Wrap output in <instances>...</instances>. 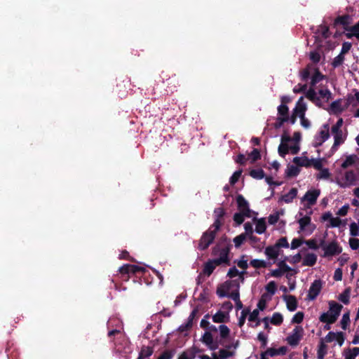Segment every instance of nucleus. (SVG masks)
Instances as JSON below:
<instances>
[{"instance_id": "12", "label": "nucleus", "mask_w": 359, "mask_h": 359, "mask_svg": "<svg viewBox=\"0 0 359 359\" xmlns=\"http://www.w3.org/2000/svg\"><path fill=\"white\" fill-rule=\"evenodd\" d=\"M320 191L318 189L308 191L302 198V202H306L307 207L313 205L320 196Z\"/></svg>"}, {"instance_id": "10", "label": "nucleus", "mask_w": 359, "mask_h": 359, "mask_svg": "<svg viewBox=\"0 0 359 359\" xmlns=\"http://www.w3.org/2000/svg\"><path fill=\"white\" fill-rule=\"evenodd\" d=\"M331 131L334 137L332 149H336L345 142L347 133L346 131H343L342 129H331Z\"/></svg>"}, {"instance_id": "45", "label": "nucleus", "mask_w": 359, "mask_h": 359, "mask_svg": "<svg viewBox=\"0 0 359 359\" xmlns=\"http://www.w3.org/2000/svg\"><path fill=\"white\" fill-rule=\"evenodd\" d=\"M344 61V55L342 54H339L337 57H335L332 62V66L336 68L341 66Z\"/></svg>"}, {"instance_id": "39", "label": "nucleus", "mask_w": 359, "mask_h": 359, "mask_svg": "<svg viewBox=\"0 0 359 359\" xmlns=\"http://www.w3.org/2000/svg\"><path fill=\"white\" fill-rule=\"evenodd\" d=\"M249 174L252 177L256 180H261L265 177L264 172L262 169L252 170Z\"/></svg>"}, {"instance_id": "28", "label": "nucleus", "mask_w": 359, "mask_h": 359, "mask_svg": "<svg viewBox=\"0 0 359 359\" xmlns=\"http://www.w3.org/2000/svg\"><path fill=\"white\" fill-rule=\"evenodd\" d=\"M317 261V256L313 253H309L306 255L303 260V265L312 266Z\"/></svg>"}, {"instance_id": "9", "label": "nucleus", "mask_w": 359, "mask_h": 359, "mask_svg": "<svg viewBox=\"0 0 359 359\" xmlns=\"http://www.w3.org/2000/svg\"><path fill=\"white\" fill-rule=\"evenodd\" d=\"M323 257H327L340 254L342 251V248L339 246L337 241H332L327 245L323 246Z\"/></svg>"}, {"instance_id": "35", "label": "nucleus", "mask_w": 359, "mask_h": 359, "mask_svg": "<svg viewBox=\"0 0 359 359\" xmlns=\"http://www.w3.org/2000/svg\"><path fill=\"white\" fill-rule=\"evenodd\" d=\"M226 318L227 315L224 312L219 311L212 316V320L215 323H222L226 322Z\"/></svg>"}, {"instance_id": "36", "label": "nucleus", "mask_w": 359, "mask_h": 359, "mask_svg": "<svg viewBox=\"0 0 359 359\" xmlns=\"http://www.w3.org/2000/svg\"><path fill=\"white\" fill-rule=\"evenodd\" d=\"M266 222L264 219H260L255 222V231L257 233H264L266 230Z\"/></svg>"}, {"instance_id": "46", "label": "nucleus", "mask_w": 359, "mask_h": 359, "mask_svg": "<svg viewBox=\"0 0 359 359\" xmlns=\"http://www.w3.org/2000/svg\"><path fill=\"white\" fill-rule=\"evenodd\" d=\"M175 355V351L174 350H170L167 349L164 351L160 356L158 358V359H172Z\"/></svg>"}, {"instance_id": "13", "label": "nucleus", "mask_w": 359, "mask_h": 359, "mask_svg": "<svg viewBox=\"0 0 359 359\" xmlns=\"http://www.w3.org/2000/svg\"><path fill=\"white\" fill-rule=\"evenodd\" d=\"M303 334V328L301 326H297L292 330V334L287 337V343L291 346L298 344Z\"/></svg>"}, {"instance_id": "54", "label": "nucleus", "mask_w": 359, "mask_h": 359, "mask_svg": "<svg viewBox=\"0 0 359 359\" xmlns=\"http://www.w3.org/2000/svg\"><path fill=\"white\" fill-rule=\"evenodd\" d=\"M304 243L310 249L317 250L319 248L318 243L316 239L307 240Z\"/></svg>"}, {"instance_id": "40", "label": "nucleus", "mask_w": 359, "mask_h": 359, "mask_svg": "<svg viewBox=\"0 0 359 359\" xmlns=\"http://www.w3.org/2000/svg\"><path fill=\"white\" fill-rule=\"evenodd\" d=\"M331 176V173L330 172L327 168H322L319 170V172L316 175V178L318 180H328Z\"/></svg>"}, {"instance_id": "21", "label": "nucleus", "mask_w": 359, "mask_h": 359, "mask_svg": "<svg viewBox=\"0 0 359 359\" xmlns=\"http://www.w3.org/2000/svg\"><path fill=\"white\" fill-rule=\"evenodd\" d=\"M215 259H209L204 265L203 273L207 276H210L214 271L215 269L217 266L219 264H216L215 262Z\"/></svg>"}, {"instance_id": "38", "label": "nucleus", "mask_w": 359, "mask_h": 359, "mask_svg": "<svg viewBox=\"0 0 359 359\" xmlns=\"http://www.w3.org/2000/svg\"><path fill=\"white\" fill-rule=\"evenodd\" d=\"M269 320L271 324L278 326L283 323V317L280 313H274Z\"/></svg>"}, {"instance_id": "19", "label": "nucleus", "mask_w": 359, "mask_h": 359, "mask_svg": "<svg viewBox=\"0 0 359 359\" xmlns=\"http://www.w3.org/2000/svg\"><path fill=\"white\" fill-rule=\"evenodd\" d=\"M283 299L286 303L287 308L290 311H294L297 308V301L294 296L293 295H284L283 296Z\"/></svg>"}, {"instance_id": "17", "label": "nucleus", "mask_w": 359, "mask_h": 359, "mask_svg": "<svg viewBox=\"0 0 359 359\" xmlns=\"http://www.w3.org/2000/svg\"><path fill=\"white\" fill-rule=\"evenodd\" d=\"M359 165V156L356 154H351L346 157L344 162L341 163V167L346 169L351 166Z\"/></svg>"}, {"instance_id": "61", "label": "nucleus", "mask_w": 359, "mask_h": 359, "mask_svg": "<svg viewBox=\"0 0 359 359\" xmlns=\"http://www.w3.org/2000/svg\"><path fill=\"white\" fill-rule=\"evenodd\" d=\"M349 321H350L349 313H344L341 320V324L342 329H344V330L346 329L347 325L349 323Z\"/></svg>"}, {"instance_id": "52", "label": "nucleus", "mask_w": 359, "mask_h": 359, "mask_svg": "<svg viewBox=\"0 0 359 359\" xmlns=\"http://www.w3.org/2000/svg\"><path fill=\"white\" fill-rule=\"evenodd\" d=\"M261 157L259 150L254 149L250 154H248V158H250L252 162H255L259 159Z\"/></svg>"}, {"instance_id": "24", "label": "nucleus", "mask_w": 359, "mask_h": 359, "mask_svg": "<svg viewBox=\"0 0 359 359\" xmlns=\"http://www.w3.org/2000/svg\"><path fill=\"white\" fill-rule=\"evenodd\" d=\"M278 245L269 246L266 248L265 253L269 259H276L280 254Z\"/></svg>"}, {"instance_id": "64", "label": "nucleus", "mask_w": 359, "mask_h": 359, "mask_svg": "<svg viewBox=\"0 0 359 359\" xmlns=\"http://www.w3.org/2000/svg\"><path fill=\"white\" fill-rule=\"evenodd\" d=\"M349 245L352 250H356L359 248V239L351 238L349 239Z\"/></svg>"}, {"instance_id": "11", "label": "nucleus", "mask_w": 359, "mask_h": 359, "mask_svg": "<svg viewBox=\"0 0 359 359\" xmlns=\"http://www.w3.org/2000/svg\"><path fill=\"white\" fill-rule=\"evenodd\" d=\"M322 289V282L320 280H315L308 292L306 300L313 301L319 294Z\"/></svg>"}, {"instance_id": "15", "label": "nucleus", "mask_w": 359, "mask_h": 359, "mask_svg": "<svg viewBox=\"0 0 359 359\" xmlns=\"http://www.w3.org/2000/svg\"><path fill=\"white\" fill-rule=\"evenodd\" d=\"M330 128L327 124L323 126L318 135L316 137L314 143L315 147L320 146L324 142H325L330 137Z\"/></svg>"}, {"instance_id": "14", "label": "nucleus", "mask_w": 359, "mask_h": 359, "mask_svg": "<svg viewBox=\"0 0 359 359\" xmlns=\"http://www.w3.org/2000/svg\"><path fill=\"white\" fill-rule=\"evenodd\" d=\"M353 97L350 95L348 96L347 97V102L345 104L344 107H343L341 104V100H336L334 102H333L332 104H331V109L332 111L335 113V114H339V113H341L344 110H345L346 108H348V107L353 104Z\"/></svg>"}, {"instance_id": "29", "label": "nucleus", "mask_w": 359, "mask_h": 359, "mask_svg": "<svg viewBox=\"0 0 359 359\" xmlns=\"http://www.w3.org/2000/svg\"><path fill=\"white\" fill-rule=\"evenodd\" d=\"M319 320L320 322L322 323H326L327 324H332L334 323L337 319L336 318L335 316H333L332 315H331L330 313V312L327 311L325 313H323L320 318H319Z\"/></svg>"}, {"instance_id": "42", "label": "nucleus", "mask_w": 359, "mask_h": 359, "mask_svg": "<svg viewBox=\"0 0 359 359\" xmlns=\"http://www.w3.org/2000/svg\"><path fill=\"white\" fill-rule=\"evenodd\" d=\"M236 202L238 205V208L240 210H247V201L242 195H238L236 198Z\"/></svg>"}, {"instance_id": "37", "label": "nucleus", "mask_w": 359, "mask_h": 359, "mask_svg": "<svg viewBox=\"0 0 359 359\" xmlns=\"http://www.w3.org/2000/svg\"><path fill=\"white\" fill-rule=\"evenodd\" d=\"M323 341L324 340L322 339L319 344L318 349V359H323L324 356L327 353V346Z\"/></svg>"}, {"instance_id": "49", "label": "nucleus", "mask_w": 359, "mask_h": 359, "mask_svg": "<svg viewBox=\"0 0 359 359\" xmlns=\"http://www.w3.org/2000/svg\"><path fill=\"white\" fill-rule=\"evenodd\" d=\"M311 222V218L308 216H304L299 219V224L300 226V229L302 231L305 229V227L309 225Z\"/></svg>"}, {"instance_id": "58", "label": "nucleus", "mask_w": 359, "mask_h": 359, "mask_svg": "<svg viewBox=\"0 0 359 359\" xmlns=\"http://www.w3.org/2000/svg\"><path fill=\"white\" fill-rule=\"evenodd\" d=\"M219 345L226 346L224 345V342L222 341V339H219V340L216 339L215 341L213 340L212 344L208 345V346L210 350L215 351L219 348Z\"/></svg>"}, {"instance_id": "48", "label": "nucleus", "mask_w": 359, "mask_h": 359, "mask_svg": "<svg viewBox=\"0 0 359 359\" xmlns=\"http://www.w3.org/2000/svg\"><path fill=\"white\" fill-rule=\"evenodd\" d=\"M146 269L144 267L130 264V273L136 275L140 273H144Z\"/></svg>"}, {"instance_id": "31", "label": "nucleus", "mask_w": 359, "mask_h": 359, "mask_svg": "<svg viewBox=\"0 0 359 359\" xmlns=\"http://www.w3.org/2000/svg\"><path fill=\"white\" fill-rule=\"evenodd\" d=\"M297 188H292L290 189V191L283 195L281 198L282 201H285L287 203H289L292 201V200L297 196Z\"/></svg>"}, {"instance_id": "7", "label": "nucleus", "mask_w": 359, "mask_h": 359, "mask_svg": "<svg viewBox=\"0 0 359 359\" xmlns=\"http://www.w3.org/2000/svg\"><path fill=\"white\" fill-rule=\"evenodd\" d=\"M306 109V104L304 102L303 97H301L296 103L295 107L293 109L292 114L290 116V123L294 124L297 117L301 118L305 116Z\"/></svg>"}, {"instance_id": "1", "label": "nucleus", "mask_w": 359, "mask_h": 359, "mask_svg": "<svg viewBox=\"0 0 359 359\" xmlns=\"http://www.w3.org/2000/svg\"><path fill=\"white\" fill-rule=\"evenodd\" d=\"M300 76L302 81H307L311 78V86L306 92V97L315 104H318L319 97H317V93L314 90V86L324 79V75L314 65H308L305 69L300 72Z\"/></svg>"}, {"instance_id": "23", "label": "nucleus", "mask_w": 359, "mask_h": 359, "mask_svg": "<svg viewBox=\"0 0 359 359\" xmlns=\"http://www.w3.org/2000/svg\"><path fill=\"white\" fill-rule=\"evenodd\" d=\"M286 352V348L285 347H280V348H268L265 352L262 353V355H264L265 357L269 356H275L278 355H284Z\"/></svg>"}, {"instance_id": "3", "label": "nucleus", "mask_w": 359, "mask_h": 359, "mask_svg": "<svg viewBox=\"0 0 359 359\" xmlns=\"http://www.w3.org/2000/svg\"><path fill=\"white\" fill-rule=\"evenodd\" d=\"M218 231L210 226L208 230L203 233L198 243V249L201 251L206 250L213 243Z\"/></svg>"}, {"instance_id": "43", "label": "nucleus", "mask_w": 359, "mask_h": 359, "mask_svg": "<svg viewBox=\"0 0 359 359\" xmlns=\"http://www.w3.org/2000/svg\"><path fill=\"white\" fill-rule=\"evenodd\" d=\"M359 355V347H354L349 349L345 354L346 359H355Z\"/></svg>"}, {"instance_id": "51", "label": "nucleus", "mask_w": 359, "mask_h": 359, "mask_svg": "<svg viewBox=\"0 0 359 359\" xmlns=\"http://www.w3.org/2000/svg\"><path fill=\"white\" fill-rule=\"evenodd\" d=\"M233 355V351L226 349H220L219 351V359H226Z\"/></svg>"}, {"instance_id": "18", "label": "nucleus", "mask_w": 359, "mask_h": 359, "mask_svg": "<svg viewBox=\"0 0 359 359\" xmlns=\"http://www.w3.org/2000/svg\"><path fill=\"white\" fill-rule=\"evenodd\" d=\"M323 340L327 343L332 342L335 340L340 346H341L344 343V338L342 332L334 333L333 332H330Z\"/></svg>"}, {"instance_id": "62", "label": "nucleus", "mask_w": 359, "mask_h": 359, "mask_svg": "<svg viewBox=\"0 0 359 359\" xmlns=\"http://www.w3.org/2000/svg\"><path fill=\"white\" fill-rule=\"evenodd\" d=\"M304 319V313L303 312H297L294 317L292 318V322L294 323H300L302 322Z\"/></svg>"}, {"instance_id": "63", "label": "nucleus", "mask_w": 359, "mask_h": 359, "mask_svg": "<svg viewBox=\"0 0 359 359\" xmlns=\"http://www.w3.org/2000/svg\"><path fill=\"white\" fill-rule=\"evenodd\" d=\"M341 224V220L339 217H330V225L331 227H338Z\"/></svg>"}, {"instance_id": "33", "label": "nucleus", "mask_w": 359, "mask_h": 359, "mask_svg": "<svg viewBox=\"0 0 359 359\" xmlns=\"http://www.w3.org/2000/svg\"><path fill=\"white\" fill-rule=\"evenodd\" d=\"M349 20H350V16L348 15L339 16L335 19L334 25H337L340 24V25L344 26V28H345L346 26H348L349 25V23H350Z\"/></svg>"}, {"instance_id": "57", "label": "nucleus", "mask_w": 359, "mask_h": 359, "mask_svg": "<svg viewBox=\"0 0 359 359\" xmlns=\"http://www.w3.org/2000/svg\"><path fill=\"white\" fill-rule=\"evenodd\" d=\"M356 223L353 222L350 224V233L351 236H359V228Z\"/></svg>"}, {"instance_id": "2", "label": "nucleus", "mask_w": 359, "mask_h": 359, "mask_svg": "<svg viewBox=\"0 0 359 359\" xmlns=\"http://www.w3.org/2000/svg\"><path fill=\"white\" fill-rule=\"evenodd\" d=\"M278 154L280 156H285L290 151L292 154H296L299 151V145L297 142H294L292 140L287 132L284 131L281 136L280 144L278 147Z\"/></svg>"}, {"instance_id": "60", "label": "nucleus", "mask_w": 359, "mask_h": 359, "mask_svg": "<svg viewBox=\"0 0 359 359\" xmlns=\"http://www.w3.org/2000/svg\"><path fill=\"white\" fill-rule=\"evenodd\" d=\"M266 307V295L264 294L262 296L261 299H259L258 304H257V309L260 311H264Z\"/></svg>"}, {"instance_id": "34", "label": "nucleus", "mask_w": 359, "mask_h": 359, "mask_svg": "<svg viewBox=\"0 0 359 359\" xmlns=\"http://www.w3.org/2000/svg\"><path fill=\"white\" fill-rule=\"evenodd\" d=\"M153 353V348L149 346H144L142 348L140 353H139V359H144L147 357H149Z\"/></svg>"}, {"instance_id": "16", "label": "nucleus", "mask_w": 359, "mask_h": 359, "mask_svg": "<svg viewBox=\"0 0 359 359\" xmlns=\"http://www.w3.org/2000/svg\"><path fill=\"white\" fill-rule=\"evenodd\" d=\"M214 214L215 219L211 226L212 228H215V230H219L223 224L222 219L225 215V210L223 208H217L215 209Z\"/></svg>"}, {"instance_id": "20", "label": "nucleus", "mask_w": 359, "mask_h": 359, "mask_svg": "<svg viewBox=\"0 0 359 359\" xmlns=\"http://www.w3.org/2000/svg\"><path fill=\"white\" fill-rule=\"evenodd\" d=\"M342 306L334 301L329 302L328 312L337 319L341 311Z\"/></svg>"}, {"instance_id": "59", "label": "nucleus", "mask_w": 359, "mask_h": 359, "mask_svg": "<svg viewBox=\"0 0 359 359\" xmlns=\"http://www.w3.org/2000/svg\"><path fill=\"white\" fill-rule=\"evenodd\" d=\"M250 264L255 268H264L266 266L265 262L259 259L252 260Z\"/></svg>"}, {"instance_id": "32", "label": "nucleus", "mask_w": 359, "mask_h": 359, "mask_svg": "<svg viewBox=\"0 0 359 359\" xmlns=\"http://www.w3.org/2000/svg\"><path fill=\"white\" fill-rule=\"evenodd\" d=\"M222 341L227 339L230 334L229 328L225 325H220L218 327Z\"/></svg>"}, {"instance_id": "30", "label": "nucleus", "mask_w": 359, "mask_h": 359, "mask_svg": "<svg viewBox=\"0 0 359 359\" xmlns=\"http://www.w3.org/2000/svg\"><path fill=\"white\" fill-rule=\"evenodd\" d=\"M247 217V210H240L239 212H236L233 215V221L236 224V225L238 226L241 225L245 219V217Z\"/></svg>"}, {"instance_id": "4", "label": "nucleus", "mask_w": 359, "mask_h": 359, "mask_svg": "<svg viewBox=\"0 0 359 359\" xmlns=\"http://www.w3.org/2000/svg\"><path fill=\"white\" fill-rule=\"evenodd\" d=\"M231 245L228 243L226 246L219 248V245L215 246L212 250V254L214 255H216L217 252H219V257L214 259L215 262L216 264H222V263L227 264L228 265L230 264L229 259L228 257L230 248Z\"/></svg>"}, {"instance_id": "5", "label": "nucleus", "mask_w": 359, "mask_h": 359, "mask_svg": "<svg viewBox=\"0 0 359 359\" xmlns=\"http://www.w3.org/2000/svg\"><path fill=\"white\" fill-rule=\"evenodd\" d=\"M290 122V116L289 114V108L285 104H281L278 107V116L276 121L274 123V128H280L285 122Z\"/></svg>"}, {"instance_id": "50", "label": "nucleus", "mask_w": 359, "mask_h": 359, "mask_svg": "<svg viewBox=\"0 0 359 359\" xmlns=\"http://www.w3.org/2000/svg\"><path fill=\"white\" fill-rule=\"evenodd\" d=\"M213 337L210 332H205L202 337V341L207 346L212 344Z\"/></svg>"}, {"instance_id": "8", "label": "nucleus", "mask_w": 359, "mask_h": 359, "mask_svg": "<svg viewBox=\"0 0 359 359\" xmlns=\"http://www.w3.org/2000/svg\"><path fill=\"white\" fill-rule=\"evenodd\" d=\"M358 178L356 174L353 170L346 171L344 176L337 181L338 185L341 187H349L355 184Z\"/></svg>"}, {"instance_id": "22", "label": "nucleus", "mask_w": 359, "mask_h": 359, "mask_svg": "<svg viewBox=\"0 0 359 359\" xmlns=\"http://www.w3.org/2000/svg\"><path fill=\"white\" fill-rule=\"evenodd\" d=\"M345 29L348 31L346 33V36L348 39H351L353 36H355L359 40V21L353 26L346 28Z\"/></svg>"}, {"instance_id": "41", "label": "nucleus", "mask_w": 359, "mask_h": 359, "mask_svg": "<svg viewBox=\"0 0 359 359\" xmlns=\"http://www.w3.org/2000/svg\"><path fill=\"white\" fill-rule=\"evenodd\" d=\"M243 274H244V272L240 273L238 270L236 268V266H233V267L229 269L227 275L231 278L238 276V279L242 278V281H243V280H244Z\"/></svg>"}, {"instance_id": "47", "label": "nucleus", "mask_w": 359, "mask_h": 359, "mask_svg": "<svg viewBox=\"0 0 359 359\" xmlns=\"http://www.w3.org/2000/svg\"><path fill=\"white\" fill-rule=\"evenodd\" d=\"M299 172V169L298 167L294 165H290L287 168L286 173L288 177H294L297 176Z\"/></svg>"}, {"instance_id": "53", "label": "nucleus", "mask_w": 359, "mask_h": 359, "mask_svg": "<svg viewBox=\"0 0 359 359\" xmlns=\"http://www.w3.org/2000/svg\"><path fill=\"white\" fill-rule=\"evenodd\" d=\"M349 290L346 289L342 294H340L339 299L347 304L349 302Z\"/></svg>"}, {"instance_id": "25", "label": "nucleus", "mask_w": 359, "mask_h": 359, "mask_svg": "<svg viewBox=\"0 0 359 359\" xmlns=\"http://www.w3.org/2000/svg\"><path fill=\"white\" fill-rule=\"evenodd\" d=\"M332 93L327 88H321L317 93V97H319V102L317 105H320V100L328 102L331 98Z\"/></svg>"}, {"instance_id": "27", "label": "nucleus", "mask_w": 359, "mask_h": 359, "mask_svg": "<svg viewBox=\"0 0 359 359\" xmlns=\"http://www.w3.org/2000/svg\"><path fill=\"white\" fill-rule=\"evenodd\" d=\"M293 162L299 166L310 167L311 166V161L306 156L294 157Z\"/></svg>"}, {"instance_id": "55", "label": "nucleus", "mask_w": 359, "mask_h": 359, "mask_svg": "<svg viewBox=\"0 0 359 359\" xmlns=\"http://www.w3.org/2000/svg\"><path fill=\"white\" fill-rule=\"evenodd\" d=\"M311 163V166H313L316 170H321L323 168V160L322 159H311L310 160Z\"/></svg>"}, {"instance_id": "26", "label": "nucleus", "mask_w": 359, "mask_h": 359, "mask_svg": "<svg viewBox=\"0 0 359 359\" xmlns=\"http://www.w3.org/2000/svg\"><path fill=\"white\" fill-rule=\"evenodd\" d=\"M243 226L245 232L237 236L233 239V243L236 248H239L243 243V242L245 241L247 238V223L244 224Z\"/></svg>"}, {"instance_id": "6", "label": "nucleus", "mask_w": 359, "mask_h": 359, "mask_svg": "<svg viewBox=\"0 0 359 359\" xmlns=\"http://www.w3.org/2000/svg\"><path fill=\"white\" fill-rule=\"evenodd\" d=\"M239 284L237 280L226 281L217 289V294L219 297H225L235 289H238Z\"/></svg>"}, {"instance_id": "44", "label": "nucleus", "mask_w": 359, "mask_h": 359, "mask_svg": "<svg viewBox=\"0 0 359 359\" xmlns=\"http://www.w3.org/2000/svg\"><path fill=\"white\" fill-rule=\"evenodd\" d=\"M243 170H238L233 172L232 176L229 179V183L231 185H234L236 182H238L239 179L241 177Z\"/></svg>"}, {"instance_id": "56", "label": "nucleus", "mask_w": 359, "mask_h": 359, "mask_svg": "<svg viewBox=\"0 0 359 359\" xmlns=\"http://www.w3.org/2000/svg\"><path fill=\"white\" fill-rule=\"evenodd\" d=\"M286 260H289V259L287 258H285L284 260L279 262L278 264L279 269L283 272H287V271H291V268L285 263Z\"/></svg>"}]
</instances>
